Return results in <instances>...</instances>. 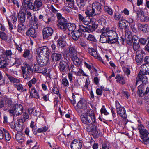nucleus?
I'll return each mask as SVG.
<instances>
[{"label": "nucleus", "instance_id": "50", "mask_svg": "<svg viewBox=\"0 0 149 149\" xmlns=\"http://www.w3.org/2000/svg\"><path fill=\"white\" fill-rule=\"evenodd\" d=\"M142 74L140 72L139 73L138 76L136 79L135 84L137 85L139 84H140L141 82V78Z\"/></svg>", "mask_w": 149, "mask_h": 149}, {"label": "nucleus", "instance_id": "11", "mask_svg": "<svg viewBox=\"0 0 149 149\" xmlns=\"http://www.w3.org/2000/svg\"><path fill=\"white\" fill-rule=\"evenodd\" d=\"M39 20L42 21L46 24H49L53 20L52 16H50L47 14H40L38 16Z\"/></svg>", "mask_w": 149, "mask_h": 149}, {"label": "nucleus", "instance_id": "24", "mask_svg": "<svg viewBox=\"0 0 149 149\" xmlns=\"http://www.w3.org/2000/svg\"><path fill=\"white\" fill-rule=\"evenodd\" d=\"M141 74L144 75H149V65L146 66L145 64L141 65L140 67V71Z\"/></svg>", "mask_w": 149, "mask_h": 149}, {"label": "nucleus", "instance_id": "23", "mask_svg": "<svg viewBox=\"0 0 149 149\" xmlns=\"http://www.w3.org/2000/svg\"><path fill=\"white\" fill-rule=\"evenodd\" d=\"M30 96L36 99H40L39 94L34 87L29 88Z\"/></svg>", "mask_w": 149, "mask_h": 149}, {"label": "nucleus", "instance_id": "27", "mask_svg": "<svg viewBox=\"0 0 149 149\" xmlns=\"http://www.w3.org/2000/svg\"><path fill=\"white\" fill-rule=\"evenodd\" d=\"M107 18L105 16L103 15L98 20L99 23L103 27L101 30H102L104 29V30H106L109 28L108 27H106L107 24V22L106 21Z\"/></svg>", "mask_w": 149, "mask_h": 149}, {"label": "nucleus", "instance_id": "4", "mask_svg": "<svg viewBox=\"0 0 149 149\" xmlns=\"http://www.w3.org/2000/svg\"><path fill=\"white\" fill-rule=\"evenodd\" d=\"M24 107L20 104H16L13 106L12 109L8 110L10 113L14 116L21 115L23 113Z\"/></svg>", "mask_w": 149, "mask_h": 149}, {"label": "nucleus", "instance_id": "55", "mask_svg": "<svg viewBox=\"0 0 149 149\" xmlns=\"http://www.w3.org/2000/svg\"><path fill=\"white\" fill-rule=\"evenodd\" d=\"M57 46L59 48H62L64 47L65 45V42L60 39H58L57 40Z\"/></svg>", "mask_w": 149, "mask_h": 149}, {"label": "nucleus", "instance_id": "8", "mask_svg": "<svg viewBox=\"0 0 149 149\" xmlns=\"http://www.w3.org/2000/svg\"><path fill=\"white\" fill-rule=\"evenodd\" d=\"M43 5V3L42 0H35L29 9L32 10L33 12H36L39 10L41 9Z\"/></svg>", "mask_w": 149, "mask_h": 149}, {"label": "nucleus", "instance_id": "49", "mask_svg": "<svg viewBox=\"0 0 149 149\" xmlns=\"http://www.w3.org/2000/svg\"><path fill=\"white\" fill-rule=\"evenodd\" d=\"M4 101L8 104V107H10L12 104V102L10 99L8 98L7 96H4L3 97Z\"/></svg>", "mask_w": 149, "mask_h": 149}, {"label": "nucleus", "instance_id": "3", "mask_svg": "<svg viewBox=\"0 0 149 149\" xmlns=\"http://www.w3.org/2000/svg\"><path fill=\"white\" fill-rule=\"evenodd\" d=\"M65 53L67 56H70L75 65L80 66L82 65V61L77 56V52L74 47L69 46Z\"/></svg>", "mask_w": 149, "mask_h": 149}, {"label": "nucleus", "instance_id": "36", "mask_svg": "<svg viewBox=\"0 0 149 149\" xmlns=\"http://www.w3.org/2000/svg\"><path fill=\"white\" fill-rule=\"evenodd\" d=\"M126 21L129 23L130 26L132 31L134 32H135L136 31V29L135 27V23L134 22L133 19L132 18L130 17Z\"/></svg>", "mask_w": 149, "mask_h": 149}, {"label": "nucleus", "instance_id": "31", "mask_svg": "<svg viewBox=\"0 0 149 149\" xmlns=\"http://www.w3.org/2000/svg\"><path fill=\"white\" fill-rule=\"evenodd\" d=\"M72 39L75 41L78 40V39L82 35L81 32L78 31V30H75L71 33Z\"/></svg>", "mask_w": 149, "mask_h": 149}, {"label": "nucleus", "instance_id": "61", "mask_svg": "<svg viewBox=\"0 0 149 149\" xmlns=\"http://www.w3.org/2000/svg\"><path fill=\"white\" fill-rule=\"evenodd\" d=\"M5 139L7 141H9L11 139V136L8 131L5 129V133L4 135Z\"/></svg>", "mask_w": 149, "mask_h": 149}, {"label": "nucleus", "instance_id": "33", "mask_svg": "<svg viewBox=\"0 0 149 149\" xmlns=\"http://www.w3.org/2000/svg\"><path fill=\"white\" fill-rule=\"evenodd\" d=\"M18 21L20 23H24L26 19L25 14L23 12H21L19 13L18 15Z\"/></svg>", "mask_w": 149, "mask_h": 149}, {"label": "nucleus", "instance_id": "7", "mask_svg": "<svg viewBox=\"0 0 149 149\" xmlns=\"http://www.w3.org/2000/svg\"><path fill=\"white\" fill-rule=\"evenodd\" d=\"M49 56L44 55L37 54L36 60L38 64L41 66H44L47 65L49 60Z\"/></svg>", "mask_w": 149, "mask_h": 149}, {"label": "nucleus", "instance_id": "43", "mask_svg": "<svg viewBox=\"0 0 149 149\" xmlns=\"http://www.w3.org/2000/svg\"><path fill=\"white\" fill-rule=\"evenodd\" d=\"M76 28V25L73 23H68L67 26V29L70 31L73 32Z\"/></svg>", "mask_w": 149, "mask_h": 149}, {"label": "nucleus", "instance_id": "17", "mask_svg": "<svg viewBox=\"0 0 149 149\" xmlns=\"http://www.w3.org/2000/svg\"><path fill=\"white\" fill-rule=\"evenodd\" d=\"M37 54L40 55L45 54L48 56L49 55L50 51L47 47L44 46L42 47H40L37 49Z\"/></svg>", "mask_w": 149, "mask_h": 149}, {"label": "nucleus", "instance_id": "62", "mask_svg": "<svg viewBox=\"0 0 149 149\" xmlns=\"http://www.w3.org/2000/svg\"><path fill=\"white\" fill-rule=\"evenodd\" d=\"M119 26L120 29H123L125 28L127 26L126 25L125 22H123L122 20L119 21Z\"/></svg>", "mask_w": 149, "mask_h": 149}, {"label": "nucleus", "instance_id": "30", "mask_svg": "<svg viewBox=\"0 0 149 149\" xmlns=\"http://www.w3.org/2000/svg\"><path fill=\"white\" fill-rule=\"evenodd\" d=\"M65 2L66 4L68 5L69 8L74 10H77L78 8L75 5V1L74 0H65Z\"/></svg>", "mask_w": 149, "mask_h": 149}, {"label": "nucleus", "instance_id": "52", "mask_svg": "<svg viewBox=\"0 0 149 149\" xmlns=\"http://www.w3.org/2000/svg\"><path fill=\"white\" fill-rule=\"evenodd\" d=\"M37 80L35 78H33L31 80L29 81L27 84L29 88L32 87L33 85H34L36 82Z\"/></svg>", "mask_w": 149, "mask_h": 149}, {"label": "nucleus", "instance_id": "16", "mask_svg": "<svg viewBox=\"0 0 149 149\" xmlns=\"http://www.w3.org/2000/svg\"><path fill=\"white\" fill-rule=\"evenodd\" d=\"M57 26L59 28L65 31L67 29V20L65 18L58 20Z\"/></svg>", "mask_w": 149, "mask_h": 149}, {"label": "nucleus", "instance_id": "63", "mask_svg": "<svg viewBox=\"0 0 149 149\" xmlns=\"http://www.w3.org/2000/svg\"><path fill=\"white\" fill-rule=\"evenodd\" d=\"M23 23H20L18 25V28L19 32L24 31L25 28V26L23 24Z\"/></svg>", "mask_w": 149, "mask_h": 149}, {"label": "nucleus", "instance_id": "20", "mask_svg": "<svg viewBox=\"0 0 149 149\" xmlns=\"http://www.w3.org/2000/svg\"><path fill=\"white\" fill-rule=\"evenodd\" d=\"M88 106L87 101L84 99H81L77 104V107L78 108L84 110L87 109Z\"/></svg>", "mask_w": 149, "mask_h": 149}, {"label": "nucleus", "instance_id": "64", "mask_svg": "<svg viewBox=\"0 0 149 149\" xmlns=\"http://www.w3.org/2000/svg\"><path fill=\"white\" fill-rule=\"evenodd\" d=\"M48 129V127L47 126H45L43 127L38 128L37 131L38 133L45 132L47 131Z\"/></svg>", "mask_w": 149, "mask_h": 149}, {"label": "nucleus", "instance_id": "51", "mask_svg": "<svg viewBox=\"0 0 149 149\" xmlns=\"http://www.w3.org/2000/svg\"><path fill=\"white\" fill-rule=\"evenodd\" d=\"M132 48L134 51H138L140 45L139 42H133L132 44Z\"/></svg>", "mask_w": 149, "mask_h": 149}, {"label": "nucleus", "instance_id": "41", "mask_svg": "<svg viewBox=\"0 0 149 149\" xmlns=\"http://www.w3.org/2000/svg\"><path fill=\"white\" fill-rule=\"evenodd\" d=\"M78 71H76L75 72L74 71V73L77 76H85L86 77H88V75L86 74L84 72L83 70L80 68H78Z\"/></svg>", "mask_w": 149, "mask_h": 149}, {"label": "nucleus", "instance_id": "32", "mask_svg": "<svg viewBox=\"0 0 149 149\" xmlns=\"http://www.w3.org/2000/svg\"><path fill=\"white\" fill-rule=\"evenodd\" d=\"M13 86L15 88H16L17 90L20 92H26L27 91V89L25 86H23L21 84H14Z\"/></svg>", "mask_w": 149, "mask_h": 149}, {"label": "nucleus", "instance_id": "44", "mask_svg": "<svg viewBox=\"0 0 149 149\" xmlns=\"http://www.w3.org/2000/svg\"><path fill=\"white\" fill-rule=\"evenodd\" d=\"M15 139L19 143H22L24 141L22 136L18 133L16 134Z\"/></svg>", "mask_w": 149, "mask_h": 149}, {"label": "nucleus", "instance_id": "46", "mask_svg": "<svg viewBox=\"0 0 149 149\" xmlns=\"http://www.w3.org/2000/svg\"><path fill=\"white\" fill-rule=\"evenodd\" d=\"M114 17L115 19L117 21L121 20L123 19V17L122 15L118 12H116L115 13Z\"/></svg>", "mask_w": 149, "mask_h": 149}, {"label": "nucleus", "instance_id": "14", "mask_svg": "<svg viewBox=\"0 0 149 149\" xmlns=\"http://www.w3.org/2000/svg\"><path fill=\"white\" fill-rule=\"evenodd\" d=\"M53 33V29L51 27H47L43 28L42 34L44 39H47L51 36Z\"/></svg>", "mask_w": 149, "mask_h": 149}, {"label": "nucleus", "instance_id": "42", "mask_svg": "<svg viewBox=\"0 0 149 149\" xmlns=\"http://www.w3.org/2000/svg\"><path fill=\"white\" fill-rule=\"evenodd\" d=\"M104 10L105 13L110 15H112L113 14V10L109 7L107 6H104Z\"/></svg>", "mask_w": 149, "mask_h": 149}, {"label": "nucleus", "instance_id": "47", "mask_svg": "<svg viewBox=\"0 0 149 149\" xmlns=\"http://www.w3.org/2000/svg\"><path fill=\"white\" fill-rule=\"evenodd\" d=\"M52 93L56 94L60 99L61 98V95L59 93L58 88L55 86H54L52 88Z\"/></svg>", "mask_w": 149, "mask_h": 149}, {"label": "nucleus", "instance_id": "56", "mask_svg": "<svg viewBox=\"0 0 149 149\" xmlns=\"http://www.w3.org/2000/svg\"><path fill=\"white\" fill-rule=\"evenodd\" d=\"M80 86V83L79 81V79H76L74 81V84L71 85V87L72 88H78Z\"/></svg>", "mask_w": 149, "mask_h": 149}, {"label": "nucleus", "instance_id": "5", "mask_svg": "<svg viewBox=\"0 0 149 149\" xmlns=\"http://www.w3.org/2000/svg\"><path fill=\"white\" fill-rule=\"evenodd\" d=\"M115 106L117 115L124 119H126L127 116L125 108L120 105L119 101L117 100L115 101Z\"/></svg>", "mask_w": 149, "mask_h": 149}, {"label": "nucleus", "instance_id": "34", "mask_svg": "<svg viewBox=\"0 0 149 149\" xmlns=\"http://www.w3.org/2000/svg\"><path fill=\"white\" fill-rule=\"evenodd\" d=\"M52 58L53 61H58L61 58L62 55L60 53H53L52 54Z\"/></svg>", "mask_w": 149, "mask_h": 149}, {"label": "nucleus", "instance_id": "25", "mask_svg": "<svg viewBox=\"0 0 149 149\" xmlns=\"http://www.w3.org/2000/svg\"><path fill=\"white\" fill-rule=\"evenodd\" d=\"M68 67V65L67 62L64 61H61L60 62L58 66L59 70L60 72H65Z\"/></svg>", "mask_w": 149, "mask_h": 149}, {"label": "nucleus", "instance_id": "18", "mask_svg": "<svg viewBox=\"0 0 149 149\" xmlns=\"http://www.w3.org/2000/svg\"><path fill=\"white\" fill-rule=\"evenodd\" d=\"M92 6L93 10L96 13V15H98L100 14L101 12L102 7L100 3L97 1L93 2L92 4Z\"/></svg>", "mask_w": 149, "mask_h": 149}, {"label": "nucleus", "instance_id": "59", "mask_svg": "<svg viewBox=\"0 0 149 149\" xmlns=\"http://www.w3.org/2000/svg\"><path fill=\"white\" fill-rule=\"evenodd\" d=\"M141 80L142 83L145 84H146L148 83V79L146 76H145V75L141 74Z\"/></svg>", "mask_w": 149, "mask_h": 149}, {"label": "nucleus", "instance_id": "9", "mask_svg": "<svg viewBox=\"0 0 149 149\" xmlns=\"http://www.w3.org/2000/svg\"><path fill=\"white\" fill-rule=\"evenodd\" d=\"M17 122L15 123L14 128L17 132H21L25 127L24 124L25 120L23 119H19L17 120Z\"/></svg>", "mask_w": 149, "mask_h": 149}, {"label": "nucleus", "instance_id": "48", "mask_svg": "<svg viewBox=\"0 0 149 149\" xmlns=\"http://www.w3.org/2000/svg\"><path fill=\"white\" fill-rule=\"evenodd\" d=\"M0 68H5L8 65L7 60L3 59L0 61Z\"/></svg>", "mask_w": 149, "mask_h": 149}, {"label": "nucleus", "instance_id": "40", "mask_svg": "<svg viewBox=\"0 0 149 149\" xmlns=\"http://www.w3.org/2000/svg\"><path fill=\"white\" fill-rule=\"evenodd\" d=\"M2 10L3 14L6 17V19L8 18V16L11 13L8 8H7L3 7L2 8Z\"/></svg>", "mask_w": 149, "mask_h": 149}, {"label": "nucleus", "instance_id": "57", "mask_svg": "<svg viewBox=\"0 0 149 149\" xmlns=\"http://www.w3.org/2000/svg\"><path fill=\"white\" fill-rule=\"evenodd\" d=\"M134 12L137 14V16L142 15L143 14V11L142 9L139 8H136V9L134 8Z\"/></svg>", "mask_w": 149, "mask_h": 149}, {"label": "nucleus", "instance_id": "10", "mask_svg": "<svg viewBox=\"0 0 149 149\" xmlns=\"http://www.w3.org/2000/svg\"><path fill=\"white\" fill-rule=\"evenodd\" d=\"M138 90L137 93L140 97H142L147 94L149 93V87H147L145 90V87L143 85L141 84L138 87Z\"/></svg>", "mask_w": 149, "mask_h": 149}, {"label": "nucleus", "instance_id": "12", "mask_svg": "<svg viewBox=\"0 0 149 149\" xmlns=\"http://www.w3.org/2000/svg\"><path fill=\"white\" fill-rule=\"evenodd\" d=\"M78 20L80 22L85 25L89 24L90 22H91L93 19V20H95V19L94 18L90 19L87 16L84 17L83 15L80 14H78Z\"/></svg>", "mask_w": 149, "mask_h": 149}, {"label": "nucleus", "instance_id": "26", "mask_svg": "<svg viewBox=\"0 0 149 149\" xmlns=\"http://www.w3.org/2000/svg\"><path fill=\"white\" fill-rule=\"evenodd\" d=\"M116 81L117 83L123 85L125 84L126 81L125 77L122 75L117 74L115 78Z\"/></svg>", "mask_w": 149, "mask_h": 149}, {"label": "nucleus", "instance_id": "54", "mask_svg": "<svg viewBox=\"0 0 149 149\" xmlns=\"http://www.w3.org/2000/svg\"><path fill=\"white\" fill-rule=\"evenodd\" d=\"M78 30V31H81L82 34L83 32H87V31L86 27H85L82 25H79V28Z\"/></svg>", "mask_w": 149, "mask_h": 149}, {"label": "nucleus", "instance_id": "29", "mask_svg": "<svg viewBox=\"0 0 149 149\" xmlns=\"http://www.w3.org/2000/svg\"><path fill=\"white\" fill-rule=\"evenodd\" d=\"M37 29L31 27L26 32V34L27 36H31L33 38H35L36 36L35 29Z\"/></svg>", "mask_w": 149, "mask_h": 149}, {"label": "nucleus", "instance_id": "1", "mask_svg": "<svg viewBox=\"0 0 149 149\" xmlns=\"http://www.w3.org/2000/svg\"><path fill=\"white\" fill-rule=\"evenodd\" d=\"M80 118L81 122L87 125L86 128L87 132H91L96 136L100 135V132L97 129V125L95 124L96 123V117L93 110L87 109L86 112L81 115Z\"/></svg>", "mask_w": 149, "mask_h": 149}, {"label": "nucleus", "instance_id": "45", "mask_svg": "<svg viewBox=\"0 0 149 149\" xmlns=\"http://www.w3.org/2000/svg\"><path fill=\"white\" fill-rule=\"evenodd\" d=\"M0 38L2 40L6 41L8 39L9 36L4 31H3L0 33Z\"/></svg>", "mask_w": 149, "mask_h": 149}, {"label": "nucleus", "instance_id": "28", "mask_svg": "<svg viewBox=\"0 0 149 149\" xmlns=\"http://www.w3.org/2000/svg\"><path fill=\"white\" fill-rule=\"evenodd\" d=\"M85 14L88 17H92L96 15V13L93 10L92 6H88L86 8V10L85 12Z\"/></svg>", "mask_w": 149, "mask_h": 149}, {"label": "nucleus", "instance_id": "37", "mask_svg": "<svg viewBox=\"0 0 149 149\" xmlns=\"http://www.w3.org/2000/svg\"><path fill=\"white\" fill-rule=\"evenodd\" d=\"M6 76L11 83H20V81L19 79L14 77L8 74H6Z\"/></svg>", "mask_w": 149, "mask_h": 149}, {"label": "nucleus", "instance_id": "35", "mask_svg": "<svg viewBox=\"0 0 149 149\" xmlns=\"http://www.w3.org/2000/svg\"><path fill=\"white\" fill-rule=\"evenodd\" d=\"M22 56L24 58H27L30 60H31L32 59V55L30 53V51L29 50L26 49L25 50Z\"/></svg>", "mask_w": 149, "mask_h": 149}, {"label": "nucleus", "instance_id": "19", "mask_svg": "<svg viewBox=\"0 0 149 149\" xmlns=\"http://www.w3.org/2000/svg\"><path fill=\"white\" fill-rule=\"evenodd\" d=\"M82 143L79 139L74 140L71 143V148L72 149H81Z\"/></svg>", "mask_w": 149, "mask_h": 149}, {"label": "nucleus", "instance_id": "58", "mask_svg": "<svg viewBox=\"0 0 149 149\" xmlns=\"http://www.w3.org/2000/svg\"><path fill=\"white\" fill-rule=\"evenodd\" d=\"M61 82L63 85L65 87H68L69 86V83L66 77H64L62 79Z\"/></svg>", "mask_w": 149, "mask_h": 149}, {"label": "nucleus", "instance_id": "2", "mask_svg": "<svg viewBox=\"0 0 149 149\" xmlns=\"http://www.w3.org/2000/svg\"><path fill=\"white\" fill-rule=\"evenodd\" d=\"M138 124L137 129L139 133V136L141 140L139 139V141L146 146H149V132L146 129L140 121Z\"/></svg>", "mask_w": 149, "mask_h": 149}, {"label": "nucleus", "instance_id": "53", "mask_svg": "<svg viewBox=\"0 0 149 149\" xmlns=\"http://www.w3.org/2000/svg\"><path fill=\"white\" fill-rule=\"evenodd\" d=\"M15 62L13 64V65L16 64L17 67H18L22 63V60L21 58H15Z\"/></svg>", "mask_w": 149, "mask_h": 149}, {"label": "nucleus", "instance_id": "6", "mask_svg": "<svg viewBox=\"0 0 149 149\" xmlns=\"http://www.w3.org/2000/svg\"><path fill=\"white\" fill-rule=\"evenodd\" d=\"M108 37L109 44H114L118 41V35L114 30H109V28L105 31Z\"/></svg>", "mask_w": 149, "mask_h": 149}, {"label": "nucleus", "instance_id": "38", "mask_svg": "<svg viewBox=\"0 0 149 149\" xmlns=\"http://www.w3.org/2000/svg\"><path fill=\"white\" fill-rule=\"evenodd\" d=\"M88 51L89 54L93 57H95L97 56L98 54L97 50L93 48H88Z\"/></svg>", "mask_w": 149, "mask_h": 149}, {"label": "nucleus", "instance_id": "21", "mask_svg": "<svg viewBox=\"0 0 149 149\" xmlns=\"http://www.w3.org/2000/svg\"><path fill=\"white\" fill-rule=\"evenodd\" d=\"M21 69L22 72V75L23 77L26 79H27L30 78L31 74L32 72V70H26L25 67H21Z\"/></svg>", "mask_w": 149, "mask_h": 149}, {"label": "nucleus", "instance_id": "15", "mask_svg": "<svg viewBox=\"0 0 149 149\" xmlns=\"http://www.w3.org/2000/svg\"><path fill=\"white\" fill-rule=\"evenodd\" d=\"M106 30L104 29L102 30H101L100 32L101 33V34L100 36V42L102 43H109V39L107 35V33L105 31Z\"/></svg>", "mask_w": 149, "mask_h": 149}, {"label": "nucleus", "instance_id": "13", "mask_svg": "<svg viewBox=\"0 0 149 149\" xmlns=\"http://www.w3.org/2000/svg\"><path fill=\"white\" fill-rule=\"evenodd\" d=\"M143 51L141 50L137 51L136 53L135 56V61L138 65H141L143 62Z\"/></svg>", "mask_w": 149, "mask_h": 149}, {"label": "nucleus", "instance_id": "22", "mask_svg": "<svg viewBox=\"0 0 149 149\" xmlns=\"http://www.w3.org/2000/svg\"><path fill=\"white\" fill-rule=\"evenodd\" d=\"M29 21L31 27L34 29L38 28L39 25L38 23V19L36 16H33V17H31Z\"/></svg>", "mask_w": 149, "mask_h": 149}, {"label": "nucleus", "instance_id": "39", "mask_svg": "<svg viewBox=\"0 0 149 149\" xmlns=\"http://www.w3.org/2000/svg\"><path fill=\"white\" fill-rule=\"evenodd\" d=\"M139 27L143 32L147 33L149 32V26L147 24L145 25L139 24Z\"/></svg>", "mask_w": 149, "mask_h": 149}, {"label": "nucleus", "instance_id": "60", "mask_svg": "<svg viewBox=\"0 0 149 149\" xmlns=\"http://www.w3.org/2000/svg\"><path fill=\"white\" fill-rule=\"evenodd\" d=\"M33 0H23L24 4L27 5V8L29 9L32 4Z\"/></svg>", "mask_w": 149, "mask_h": 149}]
</instances>
